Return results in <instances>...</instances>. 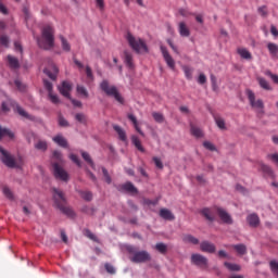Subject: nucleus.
Here are the masks:
<instances>
[{
	"label": "nucleus",
	"mask_w": 278,
	"mask_h": 278,
	"mask_svg": "<svg viewBox=\"0 0 278 278\" xmlns=\"http://www.w3.org/2000/svg\"><path fill=\"white\" fill-rule=\"evenodd\" d=\"M122 189H124L126 192H129L130 194H138V189L131 182L122 185Z\"/></svg>",
	"instance_id": "cd10ccee"
},
{
	"label": "nucleus",
	"mask_w": 278,
	"mask_h": 278,
	"mask_svg": "<svg viewBox=\"0 0 278 278\" xmlns=\"http://www.w3.org/2000/svg\"><path fill=\"white\" fill-rule=\"evenodd\" d=\"M182 71L187 79H192V73H194V70H192V67L185 65L182 66Z\"/></svg>",
	"instance_id": "a19ab883"
},
{
	"label": "nucleus",
	"mask_w": 278,
	"mask_h": 278,
	"mask_svg": "<svg viewBox=\"0 0 278 278\" xmlns=\"http://www.w3.org/2000/svg\"><path fill=\"white\" fill-rule=\"evenodd\" d=\"M160 216L164 218V220H175V215L167 208H161Z\"/></svg>",
	"instance_id": "5701e85b"
},
{
	"label": "nucleus",
	"mask_w": 278,
	"mask_h": 278,
	"mask_svg": "<svg viewBox=\"0 0 278 278\" xmlns=\"http://www.w3.org/2000/svg\"><path fill=\"white\" fill-rule=\"evenodd\" d=\"M75 118L78 123H86V115H84L83 113L76 114Z\"/></svg>",
	"instance_id": "338daca9"
},
{
	"label": "nucleus",
	"mask_w": 278,
	"mask_h": 278,
	"mask_svg": "<svg viewBox=\"0 0 278 278\" xmlns=\"http://www.w3.org/2000/svg\"><path fill=\"white\" fill-rule=\"evenodd\" d=\"M161 52H162V55H163L167 66L172 71H175V59H173V56H170V53H168V50L166 49V47L161 46Z\"/></svg>",
	"instance_id": "f8f14e48"
},
{
	"label": "nucleus",
	"mask_w": 278,
	"mask_h": 278,
	"mask_svg": "<svg viewBox=\"0 0 278 278\" xmlns=\"http://www.w3.org/2000/svg\"><path fill=\"white\" fill-rule=\"evenodd\" d=\"M269 268L274 275H278V262L277 261H270Z\"/></svg>",
	"instance_id": "09e8293b"
},
{
	"label": "nucleus",
	"mask_w": 278,
	"mask_h": 278,
	"mask_svg": "<svg viewBox=\"0 0 278 278\" xmlns=\"http://www.w3.org/2000/svg\"><path fill=\"white\" fill-rule=\"evenodd\" d=\"M214 119H215V123H216L218 129H220L222 131L227 130V124L225 123V119L223 117L215 116Z\"/></svg>",
	"instance_id": "c756f323"
},
{
	"label": "nucleus",
	"mask_w": 278,
	"mask_h": 278,
	"mask_svg": "<svg viewBox=\"0 0 278 278\" xmlns=\"http://www.w3.org/2000/svg\"><path fill=\"white\" fill-rule=\"evenodd\" d=\"M85 236L89 238V240H93V242H97V236L90 231V229H85Z\"/></svg>",
	"instance_id": "13d9d810"
},
{
	"label": "nucleus",
	"mask_w": 278,
	"mask_h": 278,
	"mask_svg": "<svg viewBox=\"0 0 278 278\" xmlns=\"http://www.w3.org/2000/svg\"><path fill=\"white\" fill-rule=\"evenodd\" d=\"M266 75L270 77V79L274 81V84H278V75L273 74L271 72H267Z\"/></svg>",
	"instance_id": "774afa93"
},
{
	"label": "nucleus",
	"mask_w": 278,
	"mask_h": 278,
	"mask_svg": "<svg viewBox=\"0 0 278 278\" xmlns=\"http://www.w3.org/2000/svg\"><path fill=\"white\" fill-rule=\"evenodd\" d=\"M214 210L224 225H233V218L220 206H214Z\"/></svg>",
	"instance_id": "1a4fd4ad"
},
{
	"label": "nucleus",
	"mask_w": 278,
	"mask_h": 278,
	"mask_svg": "<svg viewBox=\"0 0 278 278\" xmlns=\"http://www.w3.org/2000/svg\"><path fill=\"white\" fill-rule=\"evenodd\" d=\"M49 99L52 103L58 104L60 103V98L56 94H53V91L49 93Z\"/></svg>",
	"instance_id": "0e129e2a"
},
{
	"label": "nucleus",
	"mask_w": 278,
	"mask_h": 278,
	"mask_svg": "<svg viewBox=\"0 0 278 278\" xmlns=\"http://www.w3.org/2000/svg\"><path fill=\"white\" fill-rule=\"evenodd\" d=\"M203 147L205 149H207L208 151H215L216 150V147L212 144V142L210 141H204L203 142Z\"/></svg>",
	"instance_id": "69168bd1"
},
{
	"label": "nucleus",
	"mask_w": 278,
	"mask_h": 278,
	"mask_svg": "<svg viewBox=\"0 0 278 278\" xmlns=\"http://www.w3.org/2000/svg\"><path fill=\"white\" fill-rule=\"evenodd\" d=\"M191 262L200 268H207V258L201 254H192Z\"/></svg>",
	"instance_id": "9b49d317"
},
{
	"label": "nucleus",
	"mask_w": 278,
	"mask_h": 278,
	"mask_svg": "<svg viewBox=\"0 0 278 278\" xmlns=\"http://www.w3.org/2000/svg\"><path fill=\"white\" fill-rule=\"evenodd\" d=\"M59 125L60 127H68V121L64 118V116L60 115L59 116Z\"/></svg>",
	"instance_id": "e2e57ef3"
},
{
	"label": "nucleus",
	"mask_w": 278,
	"mask_h": 278,
	"mask_svg": "<svg viewBox=\"0 0 278 278\" xmlns=\"http://www.w3.org/2000/svg\"><path fill=\"white\" fill-rule=\"evenodd\" d=\"M96 7L100 12H103L105 10V0H96Z\"/></svg>",
	"instance_id": "6e6d98bb"
},
{
	"label": "nucleus",
	"mask_w": 278,
	"mask_h": 278,
	"mask_svg": "<svg viewBox=\"0 0 278 278\" xmlns=\"http://www.w3.org/2000/svg\"><path fill=\"white\" fill-rule=\"evenodd\" d=\"M232 248L235 249V251H237L239 255H245L247 253V245L244 244H236L232 245Z\"/></svg>",
	"instance_id": "ea45409f"
},
{
	"label": "nucleus",
	"mask_w": 278,
	"mask_h": 278,
	"mask_svg": "<svg viewBox=\"0 0 278 278\" xmlns=\"http://www.w3.org/2000/svg\"><path fill=\"white\" fill-rule=\"evenodd\" d=\"M14 112L22 116V118H27L28 121H31V118H34L31 115H29V113H27V111H25V109H23L18 104H15Z\"/></svg>",
	"instance_id": "4be33fe9"
},
{
	"label": "nucleus",
	"mask_w": 278,
	"mask_h": 278,
	"mask_svg": "<svg viewBox=\"0 0 278 278\" xmlns=\"http://www.w3.org/2000/svg\"><path fill=\"white\" fill-rule=\"evenodd\" d=\"M16 108V101L12 100V98L5 96V100L1 102L0 114H10V111Z\"/></svg>",
	"instance_id": "9d476101"
},
{
	"label": "nucleus",
	"mask_w": 278,
	"mask_h": 278,
	"mask_svg": "<svg viewBox=\"0 0 278 278\" xmlns=\"http://www.w3.org/2000/svg\"><path fill=\"white\" fill-rule=\"evenodd\" d=\"M224 266H226L231 273H239V270L241 269L240 265L229 262H225Z\"/></svg>",
	"instance_id": "72a5a7b5"
},
{
	"label": "nucleus",
	"mask_w": 278,
	"mask_h": 278,
	"mask_svg": "<svg viewBox=\"0 0 278 278\" xmlns=\"http://www.w3.org/2000/svg\"><path fill=\"white\" fill-rule=\"evenodd\" d=\"M76 91L78 94H80L81 97H84L85 99H88L89 93H88V89H86V87L78 85L76 87Z\"/></svg>",
	"instance_id": "58836bf2"
},
{
	"label": "nucleus",
	"mask_w": 278,
	"mask_h": 278,
	"mask_svg": "<svg viewBox=\"0 0 278 278\" xmlns=\"http://www.w3.org/2000/svg\"><path fill=\"white\" fill-rule=\"evenodd\" d=\"M257 13H258L260 16H262L263 18H266V16H268V7H266V5L258 7Z\"/></svg>",
	"instance_id": "c03bdc74"
},
{
	"label": "nucleus",
	"mask_w": 278,
	"mask_h": 278,
	"mask_svg": "<svg viewBox=\"0 0 278 278\" xmlns=\"http://www.w3.org/2000/svg\"><path fill=\"white\" fill-rule=\"evenodd\" d=\"M102 174L104 177V181H106L108 184H112V177L110 176V173L105 167H102Z\"/></svg>",
	"instance_id": "864d4df0"
},
{
	"label": "nucleus",
	"mask_w": 278,
	"mask_h": 278,
	"mask_svg": "<svg viewBox=\"0 0 278 278\" xmlns=\"http://www.w3.org/2000/svg\"><path fill=\"white\" fill-rule=\"evenodd\" d=\"M35 149H37L38 151H47V149H48L47 141L39 140V141L35 144Z\"/></svg>",
	"instance_id": "37998d69"
},
{
	"label": "nucleus",
	"mask_w": 278,
	"mask_h": 278,
	"mask_svg": "<svg viewBox=\"0 0 278 278\" xmlns=\"http://www.w3.org/2000/svg\"><path fill=\"white\" fill-rule=\"evenodd\" d=\"M130 262H134V264H144L147 262H151V254L147 251L135 252L130 257Z\"/></svg>",
	"instance_id": "423d86ee"
},
{
	"label": "nucleus",
	"mask_w": 278,
	"mask_h": 278,
	"mask_svg": "<svg viewBox=\"0 0 278 278\" xmlns=\"http://www.w3.org/2000/svg\"><path fill=\"white\" fill-rule=\"evenodd\" d=\"M113 128H114V131H116L119 140H122V142H126L127 141V132H125V130L118 125L113 126Z\"/></svg>",
	"instance_id": "a878e982"
},
{
	"label": "nucleus",
	"mask_w": 278,
	"mask_h": 278,
	"mask_svg": "<svg viewBox=\"0 0 278 278\" xmlns=\"http://www.w3.org/2000/svg\"><path fill=\"white\" fill-rule=\"evenodd\" d=\"M130 140L138 151L144 153V147H142V142L140 141V138H138V136L132 135Z\"/></svg>",
	"instance_id": "393cba45"
},
{
	"label": "nucleus",
	"mask_w": 278,
	"mask_h": 278,
	"mask_svg": "<svg viewBox=\"0 0 278 278\" xmlns=\"http://www.w3.org/2000/svg\"><path fill=\"white\" fill-rule=\"evenodd\" d=\"M5 136H8L9 138H14V132H12V130L8 128H3L0 126V140L2 138H5Z\"/></svg>",
	"instance_id": "473e14b6"
},
{
	"label": "nucleus",
	"mask_w": 278,
	"mask_h": 278,
	"mask_svg": "<svg viewBox=\"0 0 278 278\" xmlns=\"http://www.w3.org/2000/svg\"><path fill=\"white\" fill-rule=\"evenodd\" d=\"M70 160L76 164L79 168H81V161L79 160V156L77 154H70Z\"/></svg>",
	"instance_id": "603ef678"
},
{
	"label": "nucleus",
	"mask_w": 278,
	"mask_h": 278,
	"mask_svg": "<svg viewBox=\"0 0 278 278\" xmlns=\"http://www.w3.org/2000/svg\"><path fill=\"white\" fill-rule=\"evenodd\" d=\"M267 49H268V51H269V53L271 55H277L278 54V46H277V43H273V42L268 43L267 45Z\"/></svg>",
	"instance_id": "79ce46f5"
},
{
	"label": "nucleus",
	"mask_w": 278,
	"mask_h": 278,
	"mask_svg": "<svg viewBox=\"0 0 278 278\" xmlns=\"http://www.w3.org/2000/svg\"><path fill=\"white\" fill-rule=\"evenodd\" d=\"M202 216H204V218H206V220H208L210 223H214L215 218H216V210H214V206L212 208L210 207H205L201 211Z\"/></svg>",
	"instance_id": "4468645a"
},
{
	"label": "nucleus",
	"mask_w": 278,
	"mask_h": 278,
	"mask_svg": "<svg viewBox=\"0 0 278 278\" xmlns=\"http://www.w3.org/2000/svg\"><path fill=\"white\" fill-rule=\"evenodd\" d=\"M261 169L265 173V175H268V177H275V172L270 166L262 164Z\"/></svg>",
	"instance_id": "4c0bfd02"
},
{
	"label": "nucleus",
	"mask_w": 278,
	"mask_h": 278,
	"mask_svg": "<svg viewBox=\"0 0 278 278\" xmlns=\"http://www.w3.org/2000/svg\"><path fill=\"white\" fill-rule=\"evenodd\" d=\"M124 62L128 68L134 70V55L131 54V52H124Z\"/></svg>",
	"instance_id": "aec40b11"
},
{
	"label": "nucleus",
	"mask_w": 278,
	"mask_h": 278,
	"mask_svg": "<svg viewBox=\"0 0 278 278\" xmlns=\"http://www.w3.org/2000/svg\"><path fill=\"white\" fill-rule=\"evenodd\" d=\"M152 160H153L156 168H160V170H162V168H164V163H162V160H160V157L154 156Z\"/></svg>",
	"instance_id": "bf43d9fd"
},
{
	"label": "nucleus",
	"mask_w": 278,
	"mask_h": 278,
	"mask_svg": "<svg viewBox=\"0 0 278 278\" xmlns=\"http://www.w3.org/2000/svg\"><path fill=\"white\" fill-rule=\"evenodd\" d=\"M247 97L250 101L251 108H254L255 110H262L261 112L264 114V101H262V99L255 100V93L251 89L247 90Z\"/></svg>",
	"instance_id": "0eeeda50"
},
{
	"label": "nucleus",
	"mask_w": 278,
	"mask_h": 278,
	"mask_svg": "<svg viewBox=\"0 0 278 278\" xmlns=\"http://www.w3.org/2000/svg\"><path fill=\"white\" fill-rule=\"evenodd\" d=\"M104 268H105L106 273H109V275H116V268H114V265L106 263L104 265Z\"/></svg>",
	"instance_id": "8fccbe9b"
},
{
	"label": "nucleus",
	"mask_w": 278,
	"mask_h": 278,
	"mask_svg": "<svg viewBox=\"0 0 278 278\" xmlns=\"http://www.w3.org/2000/svg\"><path fill=\"white\" fill-rule=\"evenodd\" d=\"M159 200L143 199V205H148L149 207L155 206Z\"/></svg>",
	"instance_id": "680f3d73"
},
{
	"label": "nucleus",
	"mask_w": 278,
	"mask_h": 278,
	"mask_svg": "<svg viewBox=\"0 0 278 278\" xmlns=\"http://www.w3.org/2000/svg\"><path fill=\"white\" fill-rule=\"evenodd\" d=\"M237 53H239L240 58H242V60H253V54H251L247 48H239L237 50Z\"/></svg>",
	"instance_id": "bb28decb"
},
{
	"label": "nucleus",
	"mask_w": 278,
	"mask_h": 278,
	"mask_svg": "<svg viewBox=\"0 0 278 278\" xmlns=\"http://www.w3.org/2000/svg\"><path fill=\"white\" fill-rule=\"evenodd\" d=\"M81 212L84 214H88L89 216H92V214H94L96 210L93 207L85 205V206L81 207Z\"/></svg>",
	"instance_id": "3c124183"
},
{
	"label": "nucleus",
	"mask_w": 278,
	"mask_h": 278,
	"mask_svg": "<svg viewBox=\"0 0 278 278\" xmlns=\"http://www.w3.org/2000/svg\"><path fill=\"white\" fill-rule=\"evenodd\" d=\"M178 33L182 38H189L190 36V28L186 24V22H180L178 24Z\"/></svg>",
	"instance_id": "f3484780"
},
{
	"label": "nucleus",
	"mask_w": 278,
	"mask_h": 278,
	"mask_svg": "<svg viewBox=\"0 0 278 278\" xmlns=\"http://www.w3.org/2000/svg\"><path fill=\"white\" fill-rule=\"evenodd\" d=\"M37 45L40 49L49 51L55 47V30L51 25H46L41 29V38L37 37Z\"/></svg>",
	"instance_id": "f257e3e1"
},
{
	"label": "nucleus",
	"mask_w": 278,
	"mask_h": 278,
	"mask_svg": "<svg viewBox=\"0 0 278 278\" xmlns=\"http://www.w3.org/2000/svg\"><path fill=\"white\" fill-rule=\"evenodd\" d=\"M7 60L10 68H13L14 71H16V68H21V63L18 62V59H16L15 56L8 55Z\"/></svg>",
	"instance_id": "b1692460"
},
{
	"label": "nucleus",
	"mask_w": 278,
	"mask_h": 278,
	"mask_svg": "<svg viewBox=\"0 0 278 278\" xmlns=\"http://www.w3.org/2000/svg\"><path fill=\"white\" fill-rule=\"evenodd\" d=\"M71 90H73V85L66 80L59 86V92L65 97V99H71Z\"/></svg>",
	"instance_id": "ddd939ff"
},
{
	"label": "nucleus",
	"mask_w": 278,
	"mask_h": 278,
	"mask_svg": "<svg viewBox=\"0 0 278 278\" xmlns=\"http://www.w3.org/2000/svg\"><path fill=\"white\" fill-rule=\"evenodd\" d=\"M0 45H1V47L9 48L10 47V38L5 35H0Z\"/></svg>",
	"instance_id": "a18cd8bd"
},
{
	"label": "nucleus",
	"mask_w": 278,
	"mask_h": 278,
	"mask_svg": "<svg viewBox=\"0 0 278 278\" xmlns=\"http://www.w3.org/2000/svg\"><path fill=\"white\" fill-rule=\"evenodd\" d=\"M257 81L263 90H273V87H270V84H268L265 78L258 77Z\"/></svg>",
	"instance_id": "e433bc0d"
},
{
	"label": "nucleus",
	"mask_w": 278,
	"mask_h": 278,
	"mask_svg": "<svg viewBox=\"0 0 278 278\" xmlns=\"http://www.w3.org/2000/svg\"><path fill=\"white\" fill-rule=\"evenodd\" d=\"M190 131L195 138H203V130L201 128L194 126V124L190 125Z\"/></svg>",
	"instance_id": "7c9ffc66"
},
{
	"label": "nucleus",
	"mask_w": 278,
	"mask_h": 278,
	"mask_svg": "<svg viewBox=\"0 0 278 278\" xmlns=\"http://www.w3.org/2000/svg\"><path fill=\"white\" fill-rule=\"evenodd\" d=\"M52 140L53 142H55V144H59V147H62L63 149H68V141L62 135H56L55 137H53Z\"/></svg>",
	"instance_id": "a211bd4d"
},
{
	"label": "nucleus",
	"mask_w": 278,
	"mask_h": 278,
	"mask_svg": "<svg viewBox=\"0 0 278 278\" xmlns=\"http://www.w3.org/2000/svg\"><path fill=\"white\" fill-rule=\"evenodd\" d=\"M51 68H52V72H51V70H49V68H45V70H43V73H45L50 79H52L53 81H55V79L58 78V73H60V71L58 70V66H55V65H52Z\"/></svg>",
	"instance_id": "6ab92c4d"
},
{
	"label": "nucleus",
	"mask_w": 278,
	"mask_h": 278,
	"mask_svg": "<svg viewBox=\"0 0 278 278\" xmlns=\"http://www.w3.org/2000/svg\"><path fill=\"white\" fill-rule=\"evenodd\" d=\"M0 159L8 168H23V157H14V155L10 154V152L2 147H0Z\"/></svg>",
	"instance_id": "7ed1b4c3"
},
{
	"label": "nucleus",
	"mask_w": 278,
	"mask_h": 278,
	"mask_svg": "<svg viewBox=\"0 0 278 278\" xmlns=\"http://www.w3.org/2000/svg\"><path fill=\"white\" fill-rule=\"evenodd\" d=\"M182 242L186 244H199V239L192 235H184L182 236Z\"/></svg>",
	"instance_id": "c85d7f7f"
},
{
	"label": "nucleus",
	"mask_w": 278,
	"mask_h": 278,
	"mask_svg": "<svg viewBox=\"0 0 278 278\" xmlns=\"http://www.w3.org/2000/svg\"><path fill=\"white\" fill-rule=\"evenodd\" d=\"M100 89L102 90V92H104V94H106V97H112L113 99H115V101H117V103H121V105L125 103V99L123 98V96H121L118 88H116V86L114 85H110V81L102 80L100 83Z\"/></svg>",
	"instance_id": "20e7f679"
},
{
	"label": "nucleus",
	"mask_w": 278,
	"mask_h": 278,
	"mask_svg": "<svg viewBox=\"0 0 278 278\" xmlns=\"http://www.w3.org/2000/svg\"><path fill=\"white\" fill-rule=\"evenodd\" d=\"M79 194H80L81 199H84L85 201L92 200V192H90V191H79Z\"/></svg>",
	"instance_id": "de8ad7c7"
},
{
	"label": "nucleus",
	"mask_w": 278,
	"mask_h": 278,
	"mask_svg": "<svg viewBox=\"0 0 278 278\" xmlns=\"http://www.w3.org/2000/svg\"><path fill=\"white\" fill-rule=\"evenodd\" d=\"M2 191L4 197H7V199H10V200L14 199V195L12 194V190H10V188L3 187Z\"/></svg>",
	"instance_id": "5fc2aeb1"
},
{
	"label": "nucleus",
	"mask_w": 278,
	"mask_h": 278,
	"mask_svg": "<svg viewBox=\"0 0 278 278\" xmlns=\"http://www.w3.org/2000/svg\"><path fill=\"white\" fill-rule=\"evenodd\" d=\"M80 153H81L83 160H85V162H87V164H89L91 168H94V161H92V157L90 156V154L85 151H81Z\"/></svg>",
	"instance_id": "2f4dec72"
},
{
	"label": "nucleus",
	"mask_w": 278,
	"mask_h": 278,
	"mask_svg": "<svg viewBox=\"0 0 278 278\" xmlns=\"http://www.w3.org/2000/svg\"><path fill=\"white\" fill-rule=\"evenodd\" d=\"M60 40H61V47L63 51H66L68 53V51H71V43L62 35H60Z\"/></svg>",
	"instance_id": "f704fd0d"
},
{
	"label": "nucleus",
	"mask_w": 278,
	"mask_h": 278,
	"mask_svg": "<svg viewBox=\"0 0 278 278\" xmlns=\"http://www.w3.org/2000/svg\"><path fill=\"white\" fill-rule=\"evenodd\" d=\"M52 192L54 205H56L58 210H60L62 214H65V216H68V218H75V211H73L71 206L66 205V198L64 197V192L56 188H53Z\"/></svg>",
	"instance_id": "f03ea898"
},
{
	"label": "nucleus",
	"mask_w": 278,
	"mask_h": 278,
	"mask_svg": "<svg viewBox=\"0 0 278 278\" xmlns=\"http://www.w3.org/2000/svg\"><path fill=\"white\" fill-rule=\"evenodd\" d=\"M52 166L55 179H60L61 181H68V172L62 167V165L53 163Z\"/></svg>",
	"instance_id": "6e6552de"
},
{
	"label": "nucleus",
	"mask_w": 278,
	"mask_h": 278,
	"mask_svg": "<svg viewBox=\"0 0 278 278\" xmlns=\"http://www.w3.org/2000/svg\"><path fill=\"white\" fill-rule=\"evenodd\" d=\"M155 249L162 255H166V253L168 252V247L166 245V243H162V242L156 243Z\"/></svg>",
	"instance_id": "c9c22d12"
},
{
	"label": "nucleus",
	"mask_w": 278,
	"mask_h": 278,
	"mask_svg": "<svg viewBox=\"0 0 278 278\" xmlns=\"http://www.w3.org/2000/svg\"><path fill=\"white\" fill-rule=\"evenodd\" d=\"M247 222H248V225H250V227H253V228L260 227V216H257V214L255 213L248 215Z\"/></svg>",
	"instance_id": "dca6fc26"
},
{
	"label": "nucleus",
	"mask_w": 278,
	"mask_h": 278,
	"mask_svg": "<svg viewBox=\"0 0 278 278\" xmlns=\"http://www.w3.org/2000/svg\"><path fill=\"white\" fill-rule=\"evenodd\" d=\"M126 40L131 47L132 51H136V53H149V48L147 47V43L141 38H136L130 33L127 34Z\"/></svg>",
	"instance_id": "39448f33"
},
{
	"label": "nucleus",
	"mask_w": 278,
	"mask_h": 278,
	"mask_svg": "<svg viewBox=\"0 0 278 278\" xmlns=\"http://www.w3.org/2000/svg\"><path fill=\"white\" fill-rule=\"evenodd\" d=\"M152 117L154 118L155 123H164V114L162 113L153 112Z\"/></svg>",
	"instance_id": "49530a36"
},
{
	"label": "nucleus",
	"mask_w": 278,
	"mask_h": 278,
	"mask_svg": "<svg viewBox=\"0 0 278 278\" xmlns=\"http://www.w3.org/2000/svg\"><path fill=\"white\" fill-rule=\"evenodd\" d=\"M267 160H270L276 166H278V153L267 154Z\"/></svg>",
	"instance_id": "4d7b16f0"
},
{
	"label": "nucleus",
	"mask_w": 278,
	"mask_h": 278,
	"mask_svg": "<svg viewBox=\"0 0 278 278\" xmlns=\"http://www.w3.org/2000/svg\"><path fill=\"white\" fill-rule=\"evenodd\" d=\"M127 117H128V119H130V122L132 123V125H134L136 131H137L138 134H140V135L144 138V131H142V129L140 128V126H138V119L136 118V115L129 113V114L127 115Z\"/></svg>",
	"instance_id": "412c9836"
},
{
	"label": "nucleus",
	"mask_w": 278,
	"mask_h": 278,
	"mask_svg": "<svg viewBox=\"0 0 278 278\" xmlns=\"http://www.w3.org/2000/svg\"><path fill=\"white\" fill-rule=\"evenodd\" d=\"M200 249L204 253H216V245H214V243H211L208 241H203L200 244Z\"/></svg>",
	"instance_id": "2eb2a0df"
},
{
	"label": "nucleus",
	"mask_w": 278,
	"mask_h": 278,
	"mask_svg": "<svg viewBox=\"0 0 278 278\" xmlns=\"http://www.w3.org/2000/svg\"><path fill=\"white\" fill-rule=\"evenodd\" d=\"M43 86H45L46 90H48L49 93L53 92V84H51V81L45 79Z\"/></svg>",
	"instance_id": "052dcab7"
}]
</instances>
